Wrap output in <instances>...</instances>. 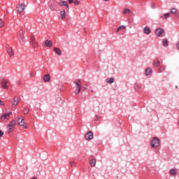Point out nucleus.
Here are the masks:
<instances>
[{"mask_svg": "<svg viewBox=\"0 0 179 179\" xmlns=\"http://www.w3.org/2000/svg\"><path fill=\"white\" fill-rule=\"evenodd\" d=\"M152 148H159L160 146V140L157 137H155L150 143Z\"/></svg>", "mask_w": 179, "mask_h": 179, "instance_id": "f257e3e1", "label": "nucleus"}, {"mask_svg": "<svg viewBox=\"0 0 179 179\" xmlns=\"http://www.w3.org/2000/svg\"><path fill=\"white\" fill-rule=\"evenodd\" d=\"M17 124L20 125V127H22V128H24V129H27V124H26V122H24V118L23 117H18Z\"/></svg>", "mask_w": 179, "mask_h": 179, "instance_id": "f03ea898", "label": "nucleus"}, {"mask_svg": "<svg viewBox=\"0 0 179 179\" xmlns=\"http://www.w3.org/2000/svg\"><path fill=\"white\" fill-rule=\"evenodd\" d=\"M155 34L157 37H163L164 36V29H157L155 30Z\"/></svg>", "mask_w": 179, "mask_h": 179, "instance_id": "7ed1b4c3", "label": "nucleus"}, {"mask_svg": "<svg viewBox=\"0 0 179 179\" xmlns=\"http://www.w3.org/2000/svg\"><path fill=\"white\" fill-rule=\"evenodd\" d=\"M85 138L87 141H92V139H93V132L88 131L87 134H85Z\"/></svg>", "mask_w": 179, "mask_h": 179, "instance_id": "20e7f679", "label": "nucleus"}, {"mask_svg": "<svg viewBox=\"0 0 179 179\" xmlns=\"http://www.w3.org/2000/svg\"><path fill=\"white\" fill-rule=\"evenodd\" d=\"M24 31L20 30V36H18L19 40H20L21 44H24V41L23 40V36H24Z\"/></svg>", "mask_w": 179, "mask_h": 179, "instance_id": "39448f33", "label": "nucleus"}, {"mask_svg": "<svg viewBox=\"0 0 179 179\" xmlns=\"http://www.w3.org/2000/svg\"><path fill=\"white\" fill-rule=\"evenodd\" d=\"M1 86L3 89H8V80L5 79L1 80Z\"/></svg>", "mask_w": 179, "mask_h": 179, "instance_id": "423d86ee", "label": "nucleus"}, {"mask_svg": "<svg viewBox=\"0 0 179 179\" xmlns=\"http://www.w3.org/2000/svg\"><path fill=\"white\" fill-rule=\"evenodd\" d=\"M31 45L35 48L38 45V43L36 41V37H34V36H31Z\"/></svg>", "mask_w": 179, "mask_h": 179, "instance_id": "0eeeda50", "label": "nucleus"}, {"mask_svg": "<svg viewBox=\"0 0 179 179\" xmlns=\"http://www.w3.org/2000/svg\"><path fill=\"white\" fill-rule=\"evenodd\" d=\"M74 85H76V90H80L82 89L80 80L74 81Z\"/></svg>", "mask_w": 179, "mask_h": 179, "instance_id": "6e6552de", "label": "nucleus"}, {"mask_svg": "<svg viewBox=\"0 0 179 179\" xmlns=\"http://www.w3.org/2000/svg\"><path fill=\"white\" fill-rule=\"evenodd\" d=\"M17 12H19V13H22V12H23L24 10V5L19 4L17 6Z\"/></svg>", "mask_w": 179, "mask_h": 179, "instance_id": "1a4fd4ad", "label": "nucleus"}, {"mask_svg": "<svg viewBox=\"0 0 179 179\" xmlns=\"http://www.w3.org/2000/svg\"><path fill=\"white\" fill-rule=\"evenodd\" d=\"M17 104H19V99L14 98L13 101H12V108H15V107H16V106H17Z\"/></svg>", "mask_w": 179, "mask_h": 179, "instance_id": "9d476101", "label": "nucleus"}, {"mask_svg": "<svg viewBox=\"0 0 179 179\" xmlns=\"http://www.w3.org/2000/svg\"><path fill=\"white\" fill-rule=\"evenodd\" d=\"M45 47L51 48V47H52V41L48 40L45 41Z\"/></svg>", "mask_w": 179, "mask_h": 179, "instance_id": "9b49d317", "label": "nucleus"}, {"mask_svg": "<svg viewBox=\"0 0 179 179\" xmlns=\"http://www.w3.org/2000/svg\"><path fill=\"white\" fill-rule=\"evenodd\" d=\"M50 80H51V76H50V74H46L43 76L44 82H50Z\"/></svg>", "mask_w": 179, "mask_h": 179, "instance_id": "f8f14e48", "label": "nucleus"}, {"mask_svg": "<svg viewBox=\"0 0 179 179\" xmlns=\"http://www.w3.org/2000/svg\"><path fill=\"white\" fill-rule=\"evenodd\" d=\"M60 6H66L67 9H69V6L68 5V2L66 1H62L59 3Z\"/></svg>", "mask_w": 179, "mask_h": 179, "instance_id": "ddd939ff", "label": "nucleus"}, {"mask_svg": "<svg viewBox=\"0 0 179 179\" xmlns=\"http://www.w3.org/2000/svg\"><path fill=\"white\" fill-rule=\"evenodd\" d=\"M152 69L147 68L145 69V73L146 76H149L152 75Z\"/></svg>", "mask_w": 179, "mask_h": 179, "instance_id": "4468645a", "label": "nucleus"}, {"mask_svg": "<svg viewBox=\"0 0 179 179\" xmlns=\"http://www.w3.org/2000/svg\"><path fill=\"white\" fill-rule=\"evenodd\" d=\"M10 114H12L11 112L4 113L3 115L1 116V120H5V118H6V117H9Z\"/></svg>", "mask_w": 179, "mask_h": 179, "instance_id": "2eb2a0df", "label": "nucleus"}, {"mask_svg": "<svg viewBox=\"0 0 179 179\" xmlns=\"http://www.w3.org/2000/svg\"><path fill=\"white\" fill-rule=\"evenodd\" d=\"M54 52L55 54H57V55H62L61 50L59 48H54Z\"/></svg>", "mask_w": 179, "mask_h": 179, "instance_id": "dca6fc26", "label": "nucleus"}, {"mask_svg": "<svg viewBox=\"0 0 179 179\" xmlns=\"http://www.w3.org/2000/svg\"><path fill=\"white\" fill-rule=\"evenodd\" d=\"M143 31L145 34H150V29H149V27H144Z\"/></svg>", "mask_w": 179, "mask_h": 179, "instance_id": "f3484780", "label": "nucleus"}, {"mask_svg": "<svg viewBox=\"0 0 179 179\" xmlns=\"http://www.w3.org/2000/svg\"><path fill=\"white\" fill-rule=\"evenodd\" d=\"M7 52H8L9 57H13V55H14L13 50H12L11 48L8 49Z\"/></svg>", "mask_w": 179, "mask_h": 179, "instance_id": "a211bd4d", "label": "nucleus"}, {"mask_svg": "<svg viewBox=\"0 0 179 179\" xmlns=\"http://www.w3.org/2000/svg\"><path fill=\"white\" fill-rule=\"evenodd\" d=\"M170 173H171V174H172V176H177V169H171L170 170Z\"/></svg>", "mask_w": 179, "mask_h": 179, "instance_id": "6ab92c4d", "label": "nucleus"}, {"mask_svg": "<svg viewBox=\"0 0 179 179\" xmlns=\"http://www.w3.org/2000/svg\"><path fill=\"white\" fill-rule=\"evenodd\" d=\"M169 17H170V13H165L161 17L162 19H169Z\"/></svg>", "mask_w": 179, "mask_h": 179, "instance_id": "aec40b11", "label": "nucleus"}, {"mask_svg": "<svg viewBox=\"0 0 179 179\" xmlns=\"http://www.w3.org/2000/svg\"><path fill=\"white\" fill-rule=\"evenodd\" d=\"M90 164L91 166V167H94V166H96V159H91Z\"/></svg>", "mask_w": 179, "mask_h": 179, "instance_id": "412c9836", "label": "nucleus"}, {"mask_svg": "<svg viewBox=\"0 0 179 179\" xmlns=\"http://www.w3.org/2000/svg\"><path fill=\"white\" fill-rule=\"evenodd\" d=\"M60 15L62 16V19H65V17L66 16V12H65V10H62L60 12Z\"/></svg>", "mask_w": 179, "mask_h": 179, "instance_id": "4be33fe9", "label": "nucleus"}, {"mask_svg": "<svg viewBox=\"0 0 179 179\" xmlns=\"http://www.w3.org/2000/svg\"><path fill=\"white\" fill-rule=\"evenodd\" d=\"M162 43L164 47H169V42L167 41V39H163Z\"/></svg>", "mask_w": 179, "mask_h": 179, "instance_id": "5701e85b", "label": "nucleus"}, {"mask_svg": "<svg viewBox=\"0 0 179 179\" xmlns=\"http://www.w3.org/2000/svg\"><path fill=\"white\" fill-rule=\"evenodd\" d=\"M106 83H109V85H112V83H114V78H110L108 80H106Z\"/></svg>", "mask_w": 179, "mask_h": 179, "instance_id": "b1692460", "label": "nucleus"}, {"mask_svg": "<svg viewBox=\"0 0 179 179\" xmlns=\"http://www.w3.org/2000/svg\"><path fill=\"white\" fill-rule=\"evenodd\" d=\"M154 66H155V67L160 66V61L155 60L154 62Z\"/></svg>", "mask_w": 179, "mask_h": 179, "instance_id": "393cba45", "label": "nucleus"}, {"mask_svg": "<svg viewBox=\"0 0 179 179\" xmlns=\"http://www.w3.org/2000/svg\"><path fill=\"white\" fill-rule=\"evenodd\" d=\"M124 29H127V27L122 25L117 28V31H120V30H124Z\"/></svg>", "mask_w": 179, "mask_h": 179, "instance_id": "a878e982", "label": "nucleus"}, {"mask_svg": "<svg viewBox=\"0 0 179 179\" xmlns=\"http://www.w3.org/2000/svg\"><path fill=\"white\" fill-rule=\"evenodd\" d=\"M13 125H16V120H13L8 124V127H13Z\"/></svg>", "mask_w": 179, "mask_h": 179, "instance_id": "bb28decb", "label": "nucleus"}, {"mask_svg": "<svg viewBox=\"0 0 179 179\" xmlns=\"http://www.w3.org/2000/svg\"><path fill=\"white\" fill-rule=\"evenodd\" d=\"M123 13L124 14L131 13V10H129V8H125L123 11Z\"/></svg>", "mask_w": 179, "mask_h": 179, "instance_id": "cd10ccee", "label": "nucleus"}, {"mask_svg": "<svg viewBox=\"0 0 179 179\" xmlns=\"http://www.w3.org/2000/svg\"><path fill=\"white\" fill-rule=\"evenodd\" d=\"M166 70V66H162L159 68V72H164Z\"/></svg>", "mask_w": 179, "mask_h": 179, "instance_id": "c85d7f7f", "label": "nucleus"}, {"mask_svg": "<svg viewBox=\"0 0 179 179\" xmlns=\"http://www.w3.org/2000/svg\"><path fill=\"white\" fill-rule=\"evenodd\" d=\"M177 12V8H172L171 9V13H172V15H174V13H176Z\"/></svg>", "mask_w": 179, "mask_h": 179, "instance_id": "c756f323", "label": "nucleus"}, {"mask_svg": "<svg viewBox=\"0 0 179 179\" xmlns=\"http://www.w3.org/2000/svg\"><path fill=\"white\" fill-rule=\"evenodd\" d=\"M69 164H70L71 167H74V166L76 165V163H75V162H70Z\"/></svg>", "mask_w": 179, "mask_h": 179, "instance_id": "7c9ffc66", "label": "nucleus"}, {"mask_svg": "<svg viewBox=\"0 0 179 179\" xmlns=\"http://www.w3.org/2000/svg\"><path fill=\"white\" fill-rule=\"evenodd\" d=\"M24 114H27L29 113V109L27 108H24L23 110Z\"/></svg>", "mask_w": 179, "mask_h": 179, "instance_id": "2f4dec72", "label": "nucleus"}, {"mask_svg": "<svg viewBox=\"0 0 179 179\" xmlns=\"http://www.w3.org/2000/svg\"><path fill=\"white\" fill-rule=\"evenodd\" d=\"M9 130H8V133L12 132V130L13 129V126H8Z\"/></svg>", "mask_w": 179, "mask_h": 179, "instance_id": "473e14b6", "label": "nucleus"}, {"mask_svg": "<svg viewBox=\"0 0 179 179\" xmlns=\"http://www.w3.org/2000/svg\"><path fill=\"white\" fill-rule=\"evenodd\" d=\"M74 93H75V94H79V93H80V90H76L74 91Z\"/></svg>", "mask_w": 179, "mask_h": 179, "instance_id": "72a5a7b5", "label": "nucleus"}, {"mask_svg": "<svg viewBox=\"0 0 179 179\" xmlns=\"http://www.w3.org/2000/svg\"><path fill=\"white\" fill-rule=\"evenodd\" d=\"M3 27V20L0 19V27Z\"/></svg>", "mask_w": 179, "mask_h": 179, "instance_id": "f704fd0d", "label": "nucleus"}, {"mask_svg": "<svg viewBox=\"0 0 179 179\" xmlns=\"http://www.w3.org/2000/svg\"><path fill=\"white\" fill-rule=\"evenodd\" d=\"M151 8H152V9L156 8V3H152L151 4Z\"/></svg>", "mask_w": 179, "mask_h": 179, "instance_id": "c9c22d12", "label": "nucleus"}, {"mask_svg": "<svg viewBox=\"0 0 179 179\" xmlns=\"http://www.w3.org/2000/svg\"><path fill=\"white\" fill-rule=\"evenodd\" d=\"M79 3H80L79 1H78V0L74 1V5H79Z\"/></svg>", "mask_w": 179, "mask_h": 179, "instance_id": "e433bc0d", "label": "nucleus"}, {"mask_svg": "<svg viewBox=\"0 0 179 179\" xmlns=\"http://www.w3.org/2000/svg\"><path fill=\"white\" fill-rule=\"evenodd\" d=\"M3 136V133L2 132V130H0V138H2Z\"/></svg>", "mask_w": 179, "mask_h": 179, "instance_id": "4c0bfd02", "label": "nucleus"}, {"mask_svg": "<svg viewBox=\"0 0 179 179\" xmlns=\"http://www.w3.org/2000/svg\"><path fill=\"white\" fill-rule=\"evenodd\" d=\"M0 106H5V104L3 103V102L2 101L0 100Z\"/></svg>", "mask_w": 179, "mask_h": 179, "instance_id": "58836bf2", "label": "nucleus"}, {"mask_svg": "<svg viewBox=\"0 0 179 179\" xmlns=\"http://www.w3.org/2000/svg\"><path fill=\"white\" fill-rule=\"evenodd\" d=\"M69 3H73V0H69Z\"/></svg>", "mask_w": 179, "mask_h": 179, "instance_id": "ea45409f", "label": "nucleus"}, {"mask_svg": "<svg viewBox=\"0 0 179 179\" xmlns=\"http://www.w3.org/2000/svg\"><path fill=\"white\" fill-rule=\"evenodd\" d=\"M177 48H178V50H179V42H178V44H177Z\"/></svg>", "mask_w": 179, "mask_h": 179, "instance_id": "a19ab883", "label": "nucleus"}, {"mask_svg": "<svg viewBox=\"0 0 179 179\" xmlns=\"http://www.w3.org/2000/svg\"><path fill=\"white\" fill-rule=\"evenodd\" d=\"M50 9H52V10H54V8L53 7H50Z\"/></svg>", "mask_w": 179, "mask_h": 179, "instance_id": "79ce46f5", "label": "nucleus"}, {"mask_svg": "<svg viewBox=\"0 0 179 179\" xmlns=\"http://www.w3.org/2000/svg\"><path fill=\"white\" fill-rule=\"evenodd\" d=\"M103 1H108V0H103Z\"/></svg>", "mask_w": 179, "mask_h": 179, "instance_id": "37998d69", "label": "nucleus"}]
</instances>
